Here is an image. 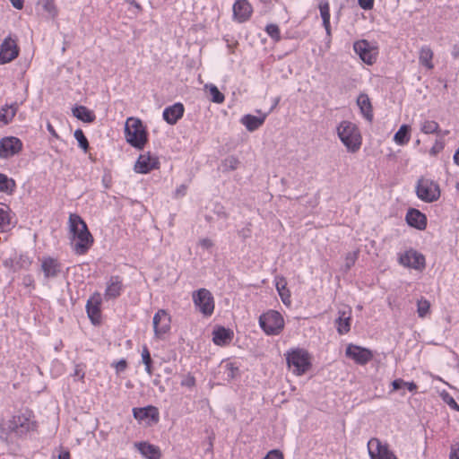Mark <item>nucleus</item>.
<instances>
[{
	"label": "nucleus",
	"mask_w": 459,
	"mask_h": 459,
	"mask_svg": "<svg viewBox=\"0 0 459 459\" xmlns=\"http://www.w3.org/2000/svg\"><path fill=\"white\" fill-rule=\"evenodd\" d=\"M73 115L79 120L85 123H92L96 119L93 111L85 106H76L73 108Z\"/></svg>",
	"instance_id": "31"
},
{
	"label": "nucleus",
	"mask_w": 459,
	"mask_h": 459,
	"mask_svg": "<svg viewBox=\"0 0 459 459\" xmlns=\"http://www.w3.org/2000/svg\"><path fill=\"white\" fill-rule=\"evenodd\" d=\"M407 223L420 230H423L427 227V217L426 215L417 209H410L406 213Z\"/></svg>",
	"instance_id": "24"
},
{
	"label": "nucleus",
	"mask_w": 459,
	"mask_h": 459,
	"mask_svg": "<svg viewBox=\"0 0 459 459\" xmlns=\"http://www.w3.org/2000/svg\"><path fill=\"white\" fill-rule=\"evenodd\" d=\"M434 51L429 45H423L419 49V64L425 69L430 71L434 69Z\"/></svg>",
	"instance_id": "26"
},
{
	"label": "nucleus",
	"mask_w": 459,
	"mask_h": 459,
	"mask_svg": "<svg viewBox=\"0 0 459 459\" xmlns=\"http://www.w3.org/2000/svg\"><path fill=\"white\" fill-rule=\"evenodd\" d=\"M275 288L282 303L290 307L291 305V295L290 290L287 288V281L283 276H277L275 278Z\"/></svg>",
	"instance_id": "27"
},
{
	"label": "nucleus",
	"mask_w": 459,
	"mask_h": 459,
	"mask_svg": "<svg viewBox=\"0 0 459 459\" xmlns=\"http://www.w3.org/2000/svg\"><path fill=\"white\" fill-rule=\"evenodd\" d=\"M47 128L52 136L58 138V134H57L56 131L55 130L54 126L51 125V123L48 122L47 124Z\"/></svg>",
	"instance_id": "57"
},
{
	"label": "nucleus",
	"mask_w": 459,
	"mask_h": 459,
	"mask_svg": "<svg viewBox=\"0 0 459 459\" xmlns=\"http://www.w3.org/2000/svg\"><path fill=\"white\" fill-rule=\"evenodd\" d=\"M41 270L46 278H54L61 272V264L56 258L44 256L41 259Z\"/></svg>",
	"instance_id": "22"
},
{
	"label": "nucleus",
	"mask_w": 459,
	"mask_h": 459,
	"mask_svg": "<svg viewBox=\"0 0 459 459\" xmlns=\"http://www.w3.org/2000/svg\"><path fill=\"white\" fill-rule=\"evenodd\" d=\"M13 6L18 10L22 9L23 7V0H10Z\"/></svg>",
	"instance_id": "56"
},
{
	"label": "nucleus",
	"mask_w": 459,
	"mask_h": 459,
	"mask_svg": "<svg viewBox=\"0 0 459 459\" xmlns=\"http://www.w3.org/2000/svg\"><path fill=\"white\" fill-rule=\"evenodd\" d=\"M43 9L48 13L51 18H56L58 14V9L56 5L55 0H40Z\"/></svg>",
	"instance_id": "40"
},
{
	"label": "nucleus",
	"mask_w": 459,
	"mask_h": 459,
	"mask_svg": "<svg viewBox=\"0 0 459 459\" xmlns=\"http://www.w3.org/2000/svg\"><path fill=\"white\" fill-rule=\"evenodd\" d=\"M112 367L116 369L117 373H120L126 369L127 362L125 359H121L117 362H113Z\"/></svg>",
	"instance_id": "48"
},
{
	"label": "nucleus",
	"mask_w": 459,
	"mask_h": 459,
	"mask_svg": "<svg viewBox=\"0 0 459 459\" xmlns=\"http://www.w3.org/2000/svg\"><path fill=\"white\" fill-rule=\"evenodd\" d=\"M420 131L423 134H436L439 131V125L434 120H425L420 125Z\"/></svg>",
	"instance_id": "39"
},
{
	"label": "nucleus",
	"mask_w": 459,
	"mask_h": 459,
	"mask_svg": "<svg viewBox=\"0 0 459 459\" xmlns=\"http://www.w3.org/2000/svg\"><path fill=\"white\" fill-rule=\"evenodd\" d=\"M415 193L420 201L434 203L439 200L441 188L437 181L429 178L420 177L415 185Z\"/></svg>",
	"instance_id": "6"
},
{
	"label": "nucleus",
	"mask_w": 459,
	"mask_h": 459,
	"mask_svg": "<svg viewBox=\"0 0 459 459\" xmlns=\"http://www.w3.org/2000/svg\"><path fill=\"white\" fill-rule=\"evenodd\" d=\"M259 325L267 335H279L284 329L285 321L276 310H268L259 317Z\"/></svg>",
	"instance_id": "7"
},
{
	"label": "nucleus",
	"mask_w": 459,
	"mask_h": 459,
	"mask_svg": "<svg viewBox=\"0 0 459 459\" xmlns=\"http://www.w3.org/2000/svg\"><path fill=\"white\" fill-rule=\"evenodd\" d=\"M22 142L15 136H6L0 140V158L7 159L22 150Z\"/></svg>",
	"instance_id": "14"
},
{
	"label": "nucleus",
	"mask_w": 459,
	"mask_h": 459,
	"mask_svg": "<svg viewBox=\"0 0 459 459\" xmlns=\"http://www.w3.org/2000/svg\"><path fill=\"white\" fill-rule=\"evenodd\" d=\"M192 299L195 308L204 316H211L215 308L214 298L212 292L204 288L195 290L192 293Z\"/></svg>",
	"instance_id": "8"
},
{
	"label": "nucleus",
	"mask_w": 459,
	"mask_h": 459,
	"mask_svg": "<svg viewBox=\"0 0 459 459\" xmlns=\"http://www.w3.org/2000/svg\"><path fill=\"white\" fill-rule=\"evenodd\" d=\"M455 188H456L457 192L459 193V182L456 183Z\"/></svg>",
	"instance_id": "62"
},
{
	"label": "nucleus",
	"mask_w": 459,
	"mask_h": 459,
	"mask_svg": "<svg viewBox=\"0 0 459 459\" xmlns=\"http://www.w3.org/2000/svg\"><path fill=\"white\" fill-rule=\"evenodd\" d=\"M160 168L159 158L150 152L141 154L134 163V169L139 174H147Z\"/></svg>",
	"instance_id": "16"
},
{
	"label": "nucleus",
	"mask_w": 459,
	"mask_h": 459,
	"mask_svg": "<svg viewBox=\"0 0 459 459\" xmlns=\"http://www.w3.org/2000/svg\"><path fill=\"white\" fill-rule=\"evenodd\" d=\"M238 163V160L234 157H230L225 160V164L229 166L231 169H237Z\"/></svg>",
	"instance_id": "52"
},
{
	"label": "nucleus",
	"mask_w": 459,
	"mask_h": 459,
	"mask_svg": "<svg viewBox=\"0 0 459 459\" xmlns=\"http://www.w3.org/2000/svg\"><path fill=\"white\" fill-rule=\"evenodd\" d=\"M199 245L205 249H209L213 246V242L210 238H202L199 241Z\"/></svg>",
	"instance_id": "53"
},
{
	"label": "nucleus",
	"mask_w": 459,
	"mask_h": 459,
	"mask_svg": "<svg viewBox=\"0 0 459 459\" xmlns=\"http://www.w3.org/2000/svg\"><path fill=\"white\" fill-rule=\"evenodd\" d=\"M84 368L85 367L82 364L75 365L73 376L77 377L79 380L83 381L85 377Z\"/></svg>",
	"instance_id": "47"
},
{
	"label": "nucleus",
	"mask_w": 459,
	"mask_h": 459,
	"mask_svg": "<svg viewBox=\"0 0 459 459\" xmlns=\"http://www.w3.org/2000/svg\"><path fill=\"white\" fill-rule=\"evenodd\" d=\"M264 459H283V455L279 450H272Z\"/></svg>",
	"instance_id": "51"
},
{
	"label": "nucleus",
	"mask_w": 459,
	"mask_h": 459,
	"mask_svg": "<svg viewBox=\"0 0 459 459\" xmlns=\"http://www.w3.org/2000/svg\"><path fill=\"white\" fill-rule=\"evenodd\" d=\"M397 261L402 266L417 272H423L426 268L425 255L413 248L399 253Z\"/></svg>",
	"instance_id": "10"
},
{
	"label": "nucleus",
	"mask_w": 459,
	"mask_h": 459,
	"mask_svg": "<svg viewBox=\"0 0 459 459\" xmlns=\"http://www.w3.org/2000/svg\"><path fill=\"white\" fill-rule=\"evenodd\" d=\"M441 398L443 402L449 406L450 409L459 412V404L447 392H443L441 394Z\"/></svg>",
	"instance_id": "44"
},
{
	"label": "nucleus",
	"mask_w": 459,
	"mask_h": 459,
	"mask_svg": "<svg viewBox=\"0 0 459 459\" xmlns=\"http://www.w3.org/2000/svg\"><path fill=\"white\" fill-rule=\"evenodd\" d=\"M154 335L162 339L171 329V316L166 309H159L152 319Z\"/></svg>",
	"instance_id": "11"
},
{
	"label": "nucleus",
	"mask_w": 459,
	"mask_h": 459,
	"mask_svg": "<svg viewBox=\"0 0 459 459\" xmlns=\"http://www.w3.org/2000/svg\"><path fill=\"white\" fill-rule=\"evenodd\" d=\"M232 10L233 19L239 23L248 21L253 13V7L247 0H237Z\"/></svg>",
	"instance_id": "19"
},
{
	"label": "nucleus",
	"mask_w": 459,
	"mask_h": 459,
	"mask_svg": "<svg viewBox=\"0 0 459 459\" xmlns=\"http://www.w3.org/2000/svg\"><path fill=\"white\" fill-rule=\"evenodd\" d=\"M403 380L401 378L395 379L392 382L393 390L396 391L403 386Z\"/></svg>",
	"instance_id": "54"
},
{
	"label": "nucleus",
	"mask_w": 459,
	"mask_h": 459,
	"mask_svg": "<svg viewBox=\"0 0 459 459\" xmlns=\"http://www.w3.org/2000/svg\"><path fill=\"white\" fill-rule=\"evenodd\" d=\"M450 459H459V446L452 450Z\"/></svg>",
	"instance_id": "59"
},
{
	"label": "nucleus",
	"mask_w": 459,
	"mask_h": 459,
	"mask_svg": "<svg viewBox=\"0 0 459 459\" xmlns=\"http://www.w3.org/2000/svg\"><path fill=\"white\" fill-rule=\"evenodd\" d=\"M130 5L134 6L138 13H141L143 11L142 5L136 0L132 1V4Z\"/></svg>",
	"instance_id": "61"
},
{
	"label": "nucleus",
	"mask_w": 459,
	"mask_h": 459,
	"mask_svg": "<svg viewBox=\"0 0 459 459\" xmlns=\"http://www.w3.org/2000/svg\"><path fill=\"white\" fill-rule=\"evenodd\" d=\"M134 446L139 453L146 459H160L161 451L158 446L152 445L149 442H138L134 444Z\"/></svg>",
	"instance_id": "25"
},
{
	"label": "nucleus",
	"mask_w": 459,
	"mask_h": 459,
	"mask_svg": "<svg viewBox=\"0 0 459 459\" xmlns=\"http://www.w3.org/2000/svg\"><path fill=\"white\" fill-rule=\"evenodd\" d=\"M142 361L145 366V371L149 376L152 375V359L151 357L150 351L146 345L142 350Z\"/></svg>",
	"instance_id": "37"
},
{
	"label": "nucleus",
	"mask_w": 459,
	"mask_h": 459,
	"mask_svg": "<svg viewBox=\"0 0 459 459\" xmlns=\"http://www.w3.org/2000/svg\"><path fill=\"white\" fill-rule=\"evenodd\" d=\"M239 369L235 363L229 362L225 365V373L229 380L235 378L238 375Z\"/></svg>",
	"instance_id": "45"
},
{
	"label": "nucleus",
	"mask_w": 459,
	"mask_h": 459,
	"mask_svg": "<svg viewBox=\"0 0 459 459\" xmlns=\"http://www.w3.org/2000/svg\"><path fill=\"white\" fill-rule=\"evenodd\" d=\"M417 314L422 319L430 316L431 304L427 299L421 297L417 300Z\"/></svg>",
	"instance_id": "36"
},
{
	"label": "nucleus",
	"mask_w": 459,
	"mask_h": 459,
	"mask_svg": "<svg viewBox=\"0 0 459 459\" xmlns=\"http://www.w3.org/2000/svg\"><path fill=\"white\" fill-rule=\"evenodd\" d=\"M264 120L265 115L262 117L246 115L241 118V123L248 131L252 132L258 129L264 124Z\"/></svg>",
	"instance_id": "32"
},
{
	"label": "nucleus",
	"mask_w": 459,
	"mask_h": 459,
	"mask_svg": "<svg viewBox=\"0 0 459 459\" xmlns=\"http://www.w3.org/2000/svg\"><path fill=\"white\" fill-rule=\"evenodd\" d=\"M265 32L276 42L281 40V30L278 25L271 23L265 27Z\"/></svg>",
	"instance_id": "42"
},
{
	"label": "nucleus",
	"mask_w": 459,
	"mask_h": 459,
	"mask_svg": "<svg viewBox=\"0 0 459 459\" xmlns=\"http://www.w3.org/2000/svg\"><path fill=\"white\" fill-rule=\"evenodd\" d=\"M320 15L323 20V26L325 29L326 34L331 35V13H330V4L327 0H322L318 5Z\"/></svg>",
	"instance_id": "30"
},
{
	"label": "nucleus",
	"mask_w": 459,
	"mask_h": 459,
	"mask_svg": "<svg viewBox=\"0 0 459 459\" xmlns=\"http://www.w3.org/2000/svg\"><path fill=\"white\" fill-rule=\"evenodd\" d=\"M11 209L8 205L0 204V232L5 231L11 226Z\"/></svg>",
	"instance_id": "34"
},
{
	"label": "nucleus",
	"mask_w": 459,
	"mask_h": 459,
	"mask_svg": "<svg viewBox=\"0 0 459 459\" xmlns=\"http://www.w3.org/2000/svg\"><path fill=\"white\" fill-rule=\"evenodd\" d=\"M411 127L409 125H402L394 135V142L397 145L403 146L411 140Z\"/></svg>",
	"instance_id": "33"
},
{
	"label": "nucleus",
	"mask_w": 459,
	"mask_h": 459,
	"mask_svg": "<svg viewBox=\"0 0 459 459\" xmlns=\"http://www.w3.org/2000/svg\"><path fill=\"white\" fill-rule=\"evenodd\" d=\"M71 456H70V453L68 451H62L59 455H58V459H70Z\"/></svg>",
	"instance_id": "60"
},
{
	"label": "nucleus",
	"mask_w": 459,
	"mask_h": 459,
	"mask_svg": "<svg viewBox=\"0 0 459 459\" xmlns=\"http://www.w3.org/2000/svg\"><path fill=\"white\" fill-rule=\"evenodd\" d=\"M403 386H405L410 392H414L417 390V385L414 382H404Z\"/></svg>",
	"instance_id": "55"
},
{
	"label": "nucleus",
	"mask_w": 459,
	"mask_h": 459,
	"mask_svg": "<svg viewBox=\"0 0 459 459\" xmlns=\"http://www.w3.org/2000/svg\"><path fill=\"white\" fill-rule=\"evenodd\" d=\"M18 109L19 105L17 102L2 107L0 109V126L10 124L13 120Z\"/></svg>",
	"instance_id": "28"
},
{
	"label": "nucleus",
	"mask_w": 459,
	"mask_h": 459,
	"mask_svg": "<svg viewBox=\"0 0 459 459\" xmlns=\"http://www.w3.org/2000/svg\"><path fill=\"white\" fill-rule=\"evenodd\" d=\"M345 355L359 365H366L373 359V352L367 348L355 344H349Z\"/></svg>",
	"instance_id": "17"
},
{
	"label": "nucleus",
	"mask_w": 459,
	"mask_h": 459,
	"mask_svg": "<svg viewBox=\"0 0 459 459\" xmlns=\"http://www.w3.org/2000/svg\"><path fill=\"white\" fill-rule=\"evenodd\" d=\"M181 385L188 388H193L195 385V377L188 373L181 381Z\"/></svg>",
	"instance_id": "46"
},
{
	"label": "nucleus",
	"mask_w": 459,
	"mask_h": 459,
	"mask_svg": "<svg viewBox=\"0 0 459 459\" xmlns=\"http://www.w3.org/2000/svg\"><path fill=\"white\" fill-rule=\"evenodd\" d=\"M19 55V48L15 39L8 37L0 46V64H6L15 59Z\"/></svg>",
	"instance_id": "18"
},
{
	"label": "nucleus",
	"mask_w": 459,
	"mask_h": 459,
	"mask_svg": "<svg viewBox=\"0 0 459 459\" xmlns=\"http://www.w3.org/2000/svg\"><path fill=\"white\" fill-rule=\"evenodd\" d=\"M125 290L124 279L120 275H111L106 281L104 298L106 300L117 299Z\"/></svg>",
	"instance_id": "15"
},
{
	"label": "nucleus",
	"mask_w": 459,
	"mask_h": 459,
	"mask_svg": "<svg viewBox=\"0 0 459 459\" xmlns=\"http://www.w3.org/2000/svg\"><path fill=\"white\" fill-rule=\"evenodd\" d=\"M185 108L182 103H175L163 110V119L169 125H175L184 115Z\"/></svg>",
	"instance_id": "23"
},
{
	"label": "nucleus",
	"mask_w": 459,
	"mask_h": 459,
	"mask_svg": "<svg viewBox=\"0 0 459 459\" xmlns=\"http://www.w3.org/2000/svg\"><path fill=\"white\" fill-rule=\"evenodd\" d=\"M345 313H342L337 319V331L340 334L347 333L351 329V317H344Z\"/></svg>",
	"instance_id": "38"
},
{
	"label": "nucleus",
	"mask_w": 459,
	"mask_h": 459,
	"mask_svg": "<svg viewBox=\"0 0 459 459\" xmlns=\"http://www.w3.org/2000/svg\"><path fill=\"white\" fill-rule=\"evenodd\" d=\"M286 361L296 376H302L312 367V356L305 349L294 348L287 351Z\"/></svg>",
	"instance_id": "5"
},
{
	"label": "nucleus",
	"mask_w": 459,
	"mask_h": 459,
	"mask_svg": "<svg viewBox=\"0 0 459 459\" xmlns=\"http://www.w3.org/2000/svg\"><path fill=\"white\" fill-rule=\"evenodd\" d=\"M341 143L350 153H357L362 146V134L359 126L348 120H343L336 127Z\"/></svg>",
	"instance_id": "2"
},
{
	"label": "nucleus",
	"mask_w": 459,
	"mask_h": 459,
	"mask_svg": "<svg viewBox=\"0 0 459 459\" xmlns=\"http://www.w3.org/2000/svg\"><path fill=\"white\" fill-rule=\"evenodd\" d=\"M211 100L214 103L221 104L224 101L225 97L224 95L219 91L217 86L215 85H210L208 87Z\"/></svg>",
	"instance_id": "41"
},
{
	"label": "nucleus",
	"mask_w": 459,
	"mask_h": 459,
	"mask_svg": "<svg viewBox=\"0 0 459 459\" xmlns=\"http://www.w3.org/2000/svg\"><path fill=\"white\" fill-rule=\"evenodd\" d=\"M74 137L75 139L77 140L78 142V144L79 146L84 151V152H87L88 148H89V142L86 138V136L84 135L82 130L81 129H77L75 130L74 132Z\"/></svg>",
	"instance_id": "43"
},
{
	"label": "nucleus",
	"mask_w": 459,
	"mask_h": 459,
	"mask_svg": "<svg viewBox=\"0 0 459 459\" xmlns=\"http://www.w3.org/2000/svg\"><path fill=\"white\" fill-rule=\"evenodd\" d=\"M234 338V332L230 328L218 326L212 331V342L215 345L228 346Z\"/></svg>",
	"instance_id": "21"
},
{
	"label": "nucleus",
	"mask_w": 459,
	"mask_h": 459,
	"mask_svg": "<svg viewBox=\"0 0 459 459\" xmlns=\"http://www.w3.org/2000/svg\"><path fill=\"white\" fill-rule=\"evenodd\" d=\"M133 414L134 417L139 421L149 420V425L156 424L160 420L159 410L157 407L152 405H149L143 408H134Z\"/></svg>",
	"instance_id": "20"
},
{
	"label": "nucleus",
	"mask_w": 459,
	"mask_h": 459,
	"mask_svg": "<svg viewBox=\"0 0 459 459\" xmlns=\"http://www.w3.org/2000/svg\"><path fill=\"white\" fill-rule=\"evenodd\" d=\"M16 189L15 180L8 178L5 174L0 173V192L12 195Z\"/></svg>",
	"instance_id": "35"
},
{
	"label": "nucleus",
	"mask_w": 459,
	"mask_h": 459,
	"mask_svg": "<svg viewBox=\"0 0 459 459\" xmlns=\"http://www.w3.org/2000/svg\"><path fill=\"white\" fill-rule=\"evenodd\" d=\"M101 304L102 297L98 291H95L87 300L86 312L94 325H100L102 322Z\"/></svg>",
	"instance_id": "12"
},
{
	"label": "nucleus",
	"mask_w": 459,
	"mask_h": 459,
	"mask_svg": "<svg viewBox=\"0 0 459 459\" xmlns=\"http://www.w3.org/2000/svg\"><path fill=\"white\" fill-rule=\"evenodd\" d=\"M186 192V186L182 185L176 190V196H182Z\"/></svg>",
	"instance_id": "58"
},
{
	"label": "nucleus",
	"mask_w": 459,
	"mask_h": 459,
	"mask_svg": "<svg viewBox=\"0 0 459 459\" xmlns=\"http://www.w3.org/2000/svg\"><path fill=\"white\" fill-rule=\"evenodd\" d=\"M125 138L126 142L138 150H143L148 143V131L143 121L130 117L125 124Z\"/></svg>",
	"instance_id": "4"
},
{
	"label": "nucleus",
	"mask_w": 459,
	"mask_h": 459,
	"mask_svg": "<svg viewBox=\"0 0 459 459\" xmlns=\"http://www.w3.org/2000/svg\"><path fill=\"white\" fill-rule=\"evenodd\" d=\"M11 432L22 437L30 433L36 432L39 428L35 414L30 409H23L15 413L8 424Z\"/></svg>",
	"instance_id": "3"
},
{
	"label": "nucleus",
	"mask_w": 459,
	"mask_h": 459,
	"mask_svg": "<svg viewBox=\"0 0 459 459\" xmlns=\"http://www.w3.org/2000/svg\"><path fill=\"white\" fill-rule=\"evenodd\" d=\"M375 0H358L359 5L363 10H371L374 7Z\"/></svg>",
	"instance_id": "49"
},
{
	"label": "nucleus",
	"mask_w": 459,
	"mask_h": 459,
	"mask_svg": "<svg viewBox=\"0 0 459 459\" xmlns=\"http://www.w3.org/2000/svg\"><path fill=\"white\" fill-rule=\"evenodd\" d=\"M357 260V253H349L347 255H346V258H345V261H346V266L347 268H351L355 261Z\"/></svg>",
	"instance_id": "50"
},
{
	"label": "nucleus",
	"mask_w": 459,
	"mask_h": 459,
	"mask_svg": "<svg viewBox=\"0 0 459 459\" xmlns=\"http://www.w3.org/2000/svg\"><path fill=\"white\" fill-rule=\"evenodd\" d=\"M357 104L363 117L367 120L371 121L373 118V108L368 96L365 93L359 94L357 99Z\"/></svg>",
	"instance_id": "29"
},
{
	"label": "nucleus",
	"mask_w": 459,
	"mask_h": 459,
	"mask_svg": "<svg viewBox=\"0 0 459 459\" xmlns=\"http://www.w3.org/2000/svg\"><path fill=\"white\" fill-rule=\"evenodd\" d=\"M353 50L367 65H372L377 60L379 55L378 46L376 42L367 39H359L353 43Z\"/></svg>",
	"instance_id": "9"
},
{
	"label": "nucleus",
	"mask_w": 459,
	"mask_h": 459,
	"mask_svg": "<svg viewBox=\"0 0 459 459\" xmlns=\"http://www.w3.org/2000/svg\"><path fill=\"white\" fill-rule=\"evenodd\" d=\"M70 247L77 255H84L92 247L94 238L84 220L77 213H70L68 218Z\"/></svg>",
	"instance_id": "1"
},
{
	"label": "nucleus",
	"mask_w": 459,
	"mask_h": 459,
	"mask_svg": "<svg viewBox=\"0 0 459 459\" xmlns=\"http://www.w3.org/2000/svg\"><path fill=\"white\" fill-rule=\"evenodd\" d=\"M368 451L370 459H398L389 449L388 445L383 444L377 437H372L368 440Z\"/></svg>",
	"instance_id": "13"
}]
</instances>
